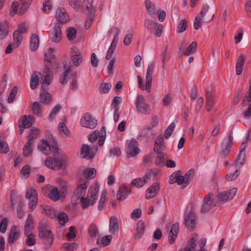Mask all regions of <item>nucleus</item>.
<instances>
[{
    "mask_svg": "<svg viewBox=\"0 0 251 251\" xmlns=\"http://www.w3.org/2000/svg\"><path fill=\"white\" fill-rule=\"evenodd\" d=\"M38 149L46 155L51 152L53 153V157H47L45 164L49 168L59 170L67 166L68 157L65 154H59L57 142L51 136V141L48 142L42 139L38 146Z\"/></svg>",
    "mask_w": 251,
    "mask_h": 251,
    "instance_id": "f257e3e1",
    "label": "nucleus"
},
{
    "mask_svg": "<svg viewBox=\"0 0 251 251\" xmlns=\"http://www.w3.org/2000/svg\"><path fill=\"white\" fill-rule=\"evenodd\" d=\"M38 237L42 240L43 244L46 250L49 249L53 243L54 235L52 232L48 229L47 222L41 221L38 226Z\"/></svg>",
    "mask_w": 251,
    "mask_h": 251,
    "instance_id": "f03ea898",
    "label": "nucleus"
},
{
    "mask_svg": "<svg viewBox=\"0 0 251 251\" xmlns=\"http://www.w3.org/2000/svg\"><path fill=\"white\" fill-rule=\"evenodd\" d=\"M99 191V186L98 184H95L89 188L87 197H82L80 199L81 205L83 209H86L89 206L93 205L95 203Z\"/></svg>",
    "mask_w": 251,
    "mask_h": 251,
    "instance_id": "7ed1b4c3",
    "label": "nucleus"
},
{
    "mask_svg": "<svg viewBox=\"0 0 251 251\" xmlns=\"http://www.w3.org/2000/svg\"><path fill=\"white\" fill-rule=\"evenodd\" d=\"M154 70V63H151L148 66L146 77V84H143V80L140 75L137 76L139 88L143 90H147L148 92H151V88L152 84V75Z\"/></svg>",
    "mask_w": 251,
    "mask_h": 251,
    "instance_id": "20e7f679",
    "label": "nucleus"
},
{
    "mask_svg": "<svg viewBox=\"0 0 251 251\" xmlns=\"http://www.w3.org/2000/svg\"><path fill=\"white\" fill-rule=\"evenodd\" d=\"M184 224L188 228L193 230L197 224V216L192 205H188L185 212Z\"/></svg>",
    "mask_w": 251,
    "mask_h": 251,
    "instance_id": "39448f33",
    "label": "nucleus"
},
{
    "mask_svg": "<svg viewBox=\"0 0 251 251\" xmlns=\"http://www.w3.org/2000/svg\"><path fill=\"white\" fill-rule=\"evenodd\" d=\"M219 206V203L216 201V198H214V194L209 193L205 195L202 201V205L201 211V213H206L211 210L213 207Z\"/></svg>",
    "mask_w": 251,
    "mask_h": 251,
    "instance_id": "423d86ee",
    "label": "nucleus"
},
{
    "mask_svg": "<svg viewBox=\"0 0 251 251\" xmlns=\"http://www.w3.org/2000/svg\"><path fill=\"white\" fill-rule=\"evenodd\" d=\"M144 25L151 33H154L156 37H160L162 35L163 29L162 25L149 19H146L145 20Z\"/></svg>",
    "mask_w": 251,
    "mask_h": 251,
    "instance_id": "0eeeda50",
    "label": "nucleus"
},
{
    "mask_svg": "<svg viewBox=\"0 0 251 251\" xmlns=\"http://www.w3.org/2000/svg\"><path fill=\"white\" fill-rule=\"evenodd\" d=\"M237 192V189L233 188L229 190L219 193L217 196L214 195L216 201L219 203V206L224 202L232 200Z\"/></svg>",
    "mask_w": 251,
    "mask_h": 251,
    "instance_id": "6e6552de",
    "label": "nucleus"
},
{
    "mask_svg": "<svg viewBox=\"0 0 251 251\" xmlns=\"http://www.w3.org/2000/svg\"><path fill=\"white\" fill-rule=\"evenodd\" d=\"M233 144L232 132H230L228 139L225 140L222 143L219 156L222 158H225L229 154Z\"/></svg>",
    "mask_w": 251,
    "mask_h": 251,
    "instance_id": "1a4fd4ad",
    "label": "nucleus"
},
{
    "mask_svg": "<svg viewBox=\"0 0 251 251\" xmlns=\"http://www.w3.org/2000/svg\"><path fill=\"white\" fill-rule=\"evenodd\" d=\"M135 105L138 112L146 115L150 113L151 107L149 104L145 102V99L142 95L137 96Z\"/></svg>",
    "mask_w": 251,
    "mask_h": 251,
    "instance_id": "9d476101",
    "label": "nucleus"
},
{
    "mask_svg": "<svg viewBox=\"0 0 251 251\" xmlns=\"http://www.w3.org/2000/svg\"><path fill=\"white\" fill-rule=\"evenodd\" d=\"M80 124L82 126L93 129L97 125V121L90 113H87L81 118Z\"/></svg>",
    "mask_w": 251,
    "mask_h": 251,
    "instance_id": "9b49d317",
    "label": "nucleus"
},
{
    "mask_svg": "<svg viewBox=\"0 0 251 251\" xmlns=\"http://www.w3.org/2000/svg\"><path fill=\"white\" fill-rule=\"evenodd\" d=\"M25 198L29 200V207L33 210L36 207L37 202V193L35 189H30L27 191Z\"/></svg>",
    "mask_w": 251,
    "mask_h": 251,
    "instance_id": "f8f14e48",
    "label": "nucleus"
},
{
    "mask_svg": "<svg viewBox=\"0 0 251 251\" xmlns=\"http://www.w3.org/2000/svg\"><path fill=\"white\" fill-rule=\"evenodd\" d=\"M215 98V92L207 89L206 91V108L208 112H210L213 108Z\"/></svg>",
    "mask_w": 251,
    "mask_h": 251,
    "instance_id": "ddd939ff",
    "label": "nucleus"
},
{
    "mask_svg": "<svg viewBox=\"0 0 251 251\" xmlns=\"http://www.w3.org/2000/svg\"><path fill=\"white\" fill-rule=\"evenodd\" d=\"M131 192V189L129 186L121 185L117 194V199L119 201H122L125 200Z\"/></svg>",
    "mask_w": 251,
    "mask_h": 251,
    "instance_id": "4468645a",
    "label": "nucleus"
},
{
    "mask_svg": "<svg viewBox=\"0 0 251 251\" xmlns=\"http://www.w3.org/2000/svg\"><path fill=\"white\" fill-rule=\"evenodd\" d=\"M56 19L61 24H64L69 21L70 17L68 13L63 8H59L56 12Z\"/></svg>",
    "mask_w": 251,
    "mask_h": 251,
    "instance_id": "2eb2a0df",
    "label": "nucleus"
},
{
    "mask_svg": "<svg viewBox=\"0 0 251 251\" xmlns=\"http://www.w3.org/2000/svg\"><path fill=\"white\" fill-rule=\"evenodd\" d=\"M20 235V232L18 227L16 226H12L8 234L7 239L8 243L9 244L14 243L19 239Z\"/></svg>",
    "mask_w": 251,
    "mask_h": 251,
    "instance_id": "dca6fc26",
    "label": "nucleus"
},
{
    "mask_svg": "<svg viewBox=\"0 0 251 251\" xmlns=\"http://www.w3.org/2000/svg\"><path fill=\"white\" fill-rule=\"evenodd\" d=\"M51 41L55 43H59L62 38V31L60 25L56 23L52 33L49 36Z\"/></svg>",
    "mask_w": 251,
    "mask_h": 251,
    "instance_id": "f3484780",
    "label": "nucleus"
},
{
    "mask_svg": "<svg viewBox=\"0 0 251 251\" xmlns=\"http://www.w3.org/2000/svg\"><path fill=\"white\" fill-rule=\"evenodd\" d=\"M88 185L86 182L80 183L78 184L77 188L74 192V195L77 199L84 197Z\"/></svg>",
    "mask_w": 251,
    "mask_h": 251,
    "instance_id": "a211bd4d",
    "label": "nucleus"
},
{
    "mask_svg": "<svg viewBox=\"0 0 251 251\" xmlns=\"http://www.w3.org/2000/svg\"><path fill=\"white\" fill-rule=\"evenodd\" d=\"M159 189V183L158 182H154L147 190L148 194L146 195L145 198L149 200L154 197L157 195Z\"/></svg>",
    "mask_w": 251,
    "mask_h": 251,
    "instance_id": "6ab92c4d",
    "label": "nucleus"
},
{
    "mask_svg": "<svg viewBox=\"0 0 251 251\" xmlns=\"http://www.w3.org/2000/svg\"><path fill=\"white\" fill-rule=\"evenodd\" d=\"M179 230V228L178 223H175L172 225L169 235V242L171 245L175 242Z\"/></svg>",
    "mask_w": 251,
    "mask_h": 251,
    "instance_id": "aec40b11",
    "label": "nucleus"
},
{
    "mask_svg": "<svg viewBox=\"0 0 251 251\" xmlns=\"http://www.w3.org/2000/svg\"><path fill=\"white\" fill-rule=\"evenodd\" d=\"M41 212L47 216L51 218L56 219V214L53 208L51 206L46 205H41L40 206Z\"/></svg>",
    "mask_w": 251,
    "mask_h": 251,
    "instance_id": "412c9836",
    "label": "nucleus"
},
{
    "mask_svg": "<svg viewBox=\"0 0 251 251\" xmlns=\"http://www.w3.org/2000/svg\"><path fill=\"white\" fill-rule=\"evenodd\" d=\"M48 88L41 89L40 93L41 102L44 104H49L51 100V95L48 92Z\"/></svg>",
    "mask_w": 251,
    "mask_h": 251,
    "instance_id": "4be33fe9",
    "label": "nucleus"
},
{
    "mask_svg": "<svg viewBox=\"0 0 251 251\" xmlns=\"http://www.w3.org/2000/svg\"><path fill=\"white\" fill-rule=\"evenodd\" d=\"M145 223L143 221H139L136 225V232L134 234L135 239L141 238L145 231Z\"/></svg>",
    "mask_w": 251,
    "mask_h": 251,
    "instance_id": "5701e85b",
    "label": "nucleus"
},
{
    "mask_svg": "<svg viewBox=\"0 0 251 251\" xmlns=\"http://www.w3.org/2000/svg\"><path fill=\"white\" fill-rule=\"evenodd\" d=\"M155 154H156L154 161L155 165L158 167H163L165 165V159L168 158V155L165 152Z\"/></svg>",
    "mask_w": 251,
    "mask_h": 251,
    "instance_id": "b1692460",
    "label": "nucleus"
},
{
    "mask_svg": "<svg viewBox=\"0 0 251 251\" xmlns=\"http://www.w3.org/2000/svg\"><path fill=\"white\" fill-rule=\"evenodd\" d=\"M39 38L37 34H32L30 37L29 48L31 51L36 50L39 47Z\"/></svg>",
    "mask_w": 251,
    "mask_h": 251,
    "instance_id": "393cba45",
    "label": "nucleus"
},
{
    "mask_svg": "<svg viewBox=\"0 0 251 251\" xmlns=\"http://www.w3.org/2000/svg\"><path fill=\"white\" fill-rule=\"evenodd\" d=\"M91 148L86 144H83L81 148L80 154L83 155V158L88 157L89 159H92L94 157V154L90 153Z\"/></svg>",
    "mask_w": 251,
    "mask_h": 251,
    "instance_id": "a878e982",
    "label": "nucleus"
},
{
    "mask_svg": "<svg viewBox=\"0 0 251 251\" xmlns=\"http://www.w3.org/2000/svg\"><path fill=\"white\" fill-rule=\"evenodd\" d=\"M245 59V56L244 54L240 55L237 59L236 64V72L237 75H240L242 74Z\"/></svg>",
    "mask_w": 251,
    "mask_h": 251,
    "instance_id": "bb28decb",
    "label": "nucleus"
},
{
    "mask_svg": "<svg viewBox=\"0 0 251 251\" xmlns=\"http://www.w3.org/2000/svg\"><path fill=\"white\" fill-rule=\"evenodd\" d=\"M196 242L197 239L195 237H192L188 240L183 250H179L178 251H195Z\"/></svg>",
    "mask_w": 251,
    "mask_h": 251,
    "instance_id": "cd10ccee",
    "label": "nucleus"
},
{
    "mask_svg": "<svg viewBox=\"0 0 251 251\" xmlns=\"http://www.w3.org/2000/svg\"><path fill=\"white\" fill-rule=\"evenodd\" d=\"M148 180V178L147 176L144 175L142 178H136L134 179L132 181L131 184L133 186H135L137 188L142 187L147 183Z\"/></svg>",
    "mask_w": 251,
    "mask_h": 251,
    "instance_id": "c85d7f7f",
    "label": "nucleus"
},
{
    "mask_svg": "<svg viewBox=\"0 0 251 251\" xmlns=\"http://www.w3.org/2000/svg\"><path fill=\"white\" fill-rule=\"evenodd\" d=\"M49 197L53 201H58L61 197L58 188L54 187L49 191Z\"/></svg>",
    "mask_w": 251,
    "mask_h": 251,
    "instance_id": "c756f323",
    "label": "nucleus"
},
{
    "mask_svg": "<svg viewBox=\"0 0 251 251\" xmlns=\"http://www.w3.org/2000/svg\"><path fill=\"white\" fill-rule=\"evenodd\" d=\"M119 228L118 219L115 216H112L110 219L109 222V232L114 233Z\"/></svg>",
    "mask_w": 251,
    "mask_h": 251,
    "instance_id": "7c9ffc66",
    "label": "nucleus"
},
{
    "mask_svg": "<svg viewBox=\"0 0 251 251\" xmlns=\"http://www.w3.org/2000/svg\"><path fill=\"white\" fill-rule=\"evenodd\" d=\"M23 40V36L22 34L16 31V30L13 33V45L14 49L18 48L21 43Z\"/></svg>",
    "mask_w": 251,
    "mask_h": 251,
    "instance_id": "2f4dec72",
    "label": "nucleus"
},
{
    "mask_svg": "<svg viewBox=\"0 0 251 251\" xmlns=\"http://www.w3.org/2000/svg\"><path fill=\"white\" fill-rule=\"evenodd\" d=\"M33 143H31V141H27L23 150L24 156L28 157L31 155L33 151Z\"/></svg>",
    "mask_w": 251,
    "mask_h": 251,
    "instance_id": "473e14b6",
    "label": "nucleus"
},
{
    "mask_svg": "<svg viewBox=\"0 0 251 251\" xmlns=\"http://www.w3.org/2000/svg\"><path fill=\"white\" fill-rule=\"evenodd\" d=\"M197 49V43L196 41L193 42L183 52L185 56H189L191 54L194 53Z\"/></svg>",
    "mask_w": 251,
    "mask_h": 251,
    "instance_id": "72a5a7b5",
    "label": "nucleus"
},
{
    "mask_svg": "<svg viewBox=\"0 0 251 251\" xmlns=\"http://www.w3.org/2000/svg\"><path fill=\"white\" fill-rule=\"evenodd\" d=\"M111 33H115V35L110 46L116 48L119 40L118 35L120 33V30L117 27H113L108 31L109 34H110Z\"/></svg>",
    "mask_w": 251,
    "mask_h": 251,
    "instance_id": "f704fd0d",
    "label": "nucleus"
},
{
    "mask_svg": "<svg viewBox=\"0 0 251 251\" xmlns=\"http://www.w3.org/2000/svg\"><path fill=\"white\" fill-rule=\"evenodd\" d=\"M36 72H34L30 78V85L32 89H36L38 84L39 78Z\"/></svg>",
    "mask_w": 251,
    "mask_h": 251,
    "instance_id": "c9c22d12",
    "label": "nucleus"
},
{
    "mask_svg": "<svg viewBox=\"0 0 251 251\" xmlns=\"http://www.w3.org/2000/svg\"><path fill=\"white\" fill-rule=\"evenodd\" d=\"M32 111L34 115L40 117L42 114L41 104L38 101H35L32 104Z\"/></svg>",
    "mask_w": 251,
    "mask_h": 251,
    "instance_id": "e433bc0d",
    "label": "nucleus"
},
{
    "mask_svg": "<svg viewBox=\"0 0 251 251\" xmlns=\"http://www.w3.org/2000/svg\"><path fill=\"white\" fill-rule=\"evenodd\" d=\"M146 8L151 16L155 15L156 14L154 4L149 0H146Z\"/></svg>",
    "mask_w": 251,
    "mask_h": 251,
    "instance_id": "4c0bfd02",
    "label": "nucleus"
},
{
    "mask_svg": "<svg viewBox=\"0 0 251 251\" xmlns=\"http://www.w3.org/2000/svg\"><path fill=\"white\" fill-rule=\"evenodd\" d=\"M31 0H20V10L19 12V14L22 15L23 12L26 10V9L29 7L31 4Z\"/></svg>",
    "mask_w": 251,
    "mask_h": 251,
    "instance_id": "58836bf2",
    "label": "nucleus"
},
{
    "mask_svg": "<svg viewBox=\"0 0 251 251\" xmlns=\"http://www.w3.org/2000/svg\"><path fill=\"white\" fill-rule=\"evenodd\" d=\"M180 171H178L175 174L174 178L176 179V182L179 185H182L183 187H186L187 186H185V177L181 175Z\"/></svg>",
    "mask_w": 251,
    "mask_h": 251,
    "instance_id": "ea45409f",
    "label": "nucleus"
},
{
    "mask_svg": "<svg viewBox=\"0 0 251 251\" xmlns=\"http://www.w3.org/2000/svg\"><path fill=\"white\" fill-rule=\"evenodd\" d=\"M170 56L169 54H168V47L167 46H163V51L161 54L160 59L161 60V62L162 63L163 68L164 67L165 65L166 60H169L170 59Z\"/></svg>",
    "mask_w": 251,
    "mask_h": 251,
    "instance_id": "a19ab883",
    "label": "nucleus"
},
{
    "mask_svg": "<svg viewBox=\"0 0 251 251\" xmlns=\"http://www.w3.org/2000/svg\"><path fill=\"white\" fill-rule=\"evenodd\" d=\"M56 219L61 226H64L69 220L68 216L64 212H61L56 215Z\"/></svg>",
    "mask_w": 251,
    "mask_h": 251,
    "instance_id": "79ce46f5",
    "label": "nucleus"
},
{
    "mask_svg": "<svg viewBox=\"0 0 251 251\" xmlns=\"http://www.w3.org/2000/svg\"><path fill=\"white\" fill-rule=\"evenodd\" d=\"M158 124V117L156 115H152L151 117V126H145L144 127L143 129V131L151 130L152 128L156 126Z\"/></svg>",
    "mask_w": 251,
    "mask_h": 251,
    "instance_id": "37998d69",
    "label": "nucleus"
},
{
    "mask_svg": "<svg viewBox=\"0 0 251 251\" xmlns=\"http://www.w3.org/2000/svg\"><path fill=\"white\" fill-rule=\"evenodd\" d=\"M83 175L87 178H94L96 175V170L95 168L84 170L83 172Z\"/></svg>",
    "mask_w": 251,
    "mask_h": 251,
    "instance_id": "c03bdc74",
    "label": "nucleus"
},
{
    "mask_svg": "<svg viewBox=\"0 0 251 251\" xmlns=\"http://www.w3.org/2000/svg\"><path fill=\"white\" fill-rule=\"evenodd\" d=\"M195 174V170L193 169H191L190 170H189L187 173L185 174V176H184L185 177V186H187L190 182L192 181L194 178Z\"/></svg>",
    "mask_w": 251,
    "mask_h": 251,
    "instance_id": "a18cd8bd",
    "label": "nucleus"
},
{
    "mask_svg": "<svg viewBox=\"0 0 251 251\" xmlns=\"http://www.w3.org/2000/svg\"><path fill=\"white\" fill-rule=\"evenodd\" d=\"M99 233L98 227L95 224L92 223L88 228V233L91 237L95 238Z\"/></svg>",
    "mask_w": 251,
    "mask_h": 251,
    "instance_id": "49530a36",
    "label": "nucleus"
},
{
    "mask_svg": "<svg viewBox=\"0 0 251 251\" xmlns=\"http://www.w3.org/2000/svg\"><path fill=\"white\" fill-rule=\"evenodd\" d=\"M8 34V29L6 23H0V39L5 38Z\"/></svg>",
    "mask_w": 251,
    "mask_h": 251,
    "instance_id": "de8ad7c7",
    "label": "nucleus"
},
{
    "mask_svg": "<svg viewBox=\"0 0 251 251\" xmlns=\"http://www.w3.org/2000/svg\"><path fill=\"white\" fill-rule=\"evenodd\" d=\"M64 68L65 70L60 78V82L62 84H65L67 83V77L68 74L71 71L70 67L67 68V66L64 65Z\"/></svg>",
    "mask_w": 251,
    "mask_h": 251,
    "instance_id": "09e8293b",
    "label": "nucleus"
},
{
    "mask_svg": "<svg viewBox=\"0 0 251 251\" xmlns=\"http://www.w3.org/2000/svg\"><path fill=\"white\" fill-rule=\"evenodd\" d=\"M66 32V35L69 40L72 41L75 38L76 30L73 27H69Z\"/></svg>",
    "mask_w": 251,
    "mask_h": 251,
    "instance_id": "8fccbe9b",
    "label": "nucleus"
},
{
    "mask_svg": "<svg viewBox=\"0 0 251 251\" xmlns=\"http://www.w3.org/2000/svg\"><path fill=\"white\" fill-rule=\"evenodd\" d=\"M39 133V131L38 129H31L27 137L28 138V141H31V143H33L34 140L38 138Z\"/></svg>",
    "mask_w": 251,
    "mask_h": 251,
    "instance_id": "3c124183",
    "label": "nucleus"
},
{
    "mask_svg": "<svg viewBox=\"0 0 251 251\" xmlns=\"http://www.w3.org/2000/svg\"><path fill=\"white\" fill-rule=\"evenodd\" d=\"M187 26L188 24L186 20H182L178 24L177 32L180 33L184 32L186 30Z\"/></svg>",
    "mask_w": 251,
    "mask_h": 251,
    "instance_id": "603ef678",
    "label": "nucleus"
},
{
    "mask_svg": "<svg viewBox=\"0 0 251 251\" xmlns=\"http://www.w3.org/2000/svg\"><path fill=\"white\" fill-rule=\"evenodd\" d=\"M112 237L111 235H106L101 237L100 240H98V243H100L103 246H107L109 245L112 240Z\"/></svg>",
    "mask_w": 251,
    "mask_h": 251,
    "instance_id": "864d4df0",
    "label": "nucleus"
},
{
    "mask_svg": "<svg viewBox=\"0 0 251 251\" xmlns=\"http://www.w3.org/2000/svg\"><path fill=\"white\" fill-rule=\"evenodd\" d=\"M52 74L46 75L42 82L41 89L48 88V85H50L52 81Z\"/></svg>",
    "mask_w": 251,
    "mask_h": 251,
    "instance_id": "5fc2aeb1",
    "label": "nucleus"
},
{
    "mask_svg": "<svg viewBox=\"0 0 251 251\" xmlns=\"http://www.w3.org/2000/svg\"><path fill=\"white\" fill-rule=\"evenodd\" d=\"M240 174V171L238 169L236 170L233 173L227 174L225 176V179L228 181L235 180Z\"/></svg>",
    "mask_w": 251,
    "mask_h": 251,
    "instance_id": "6e6d98bb",
    "label": "nucleus"
},
{
    "mask_svg": "<svg viewBox=\"0 0 251 251\" xmlns=\"http://www.w3.org/2000/svg\"><path fill=\"white\" fill-rule=\"evenodd\" d=\"M111 87L110 83H102L100 84L99 90L100 94H105L109 92Z\"/></svg>",
    "mask_w": 251,
    "mask_h": 251,
    "instance_id": "4d7b16f0",
    "label": "nucleus"
},
{
    "mask_svg": "<svg viewBox=\"0 0 251 251\" xmlns=\"http://www.w3.org/2000/svg\"><path fill=\"white\" fill-rule=\"evenodd\" d=\"M31 116L30 115H25L23 117V119L22 121V125L25 126L26 128L30 127L32 123H31Z\"/></svg>",
    "mask_w": 251,
    "mask_h": 251,
    "instance_id": "13d9d810",
    "label": "nucleus"
},
{
    "mask_svg": "<svg viewBox=\"0 0 251 251\" xmlns=\"http://www.w3.org/2000/svg\"><path fill=\"white\" fill-rule=\"evenodd\" d=\"M61 108V107L59 104H57L54 107L49 117L50 121H52L54 118L60 110Z\"/></svg>",
    "mask_w": 251,
    "mask_h": 251,
    "instance_id": "bf43d9fd",
    "label": "nucleus"
},
{
    "mask_svg": "<svg viewBox=\"0 0 251 251\" xmlns=\"http://www.w3.org/2000/svg\"><path fill=\"white\" fill-rule=\"evenodd\" d=\"M20 174L25 178H27L30 174V167L28 165H25L22 169Z\"/></svg>",
    "mask_w": 251,
    "mask_h": 251,
    "instance_id": "052dcab7",
    "label": "nucleus"
},
{
    "mask_svg": "<svg viewBox=\"0 0 251 251\" xmlns=\"http://www.w3.org/2000/svg\"><path fill=\"white\" fill-rule=\"evenodd\" d=\"M175 128V124L172 123L167 127V128L164 131V137L166 139H168L172 135L173 131Z\"/></svg>",
    "mask_w": 251,
    "mask_h": 251,
    "instance_id": "680f3d73",
    "label": "nucleus"
},
{
    "mask_svg": "<svg viewBox=\"0 0 251 251\" xmlns=\"http://www.w3.org/2000/svg\"><path fill=\"white\" fill-rule=\"evenodd\" d=\"M16 31H18L21 34L26 33L28 31V26L25 22H23L20 24L18 25L17 30Z\"/></svg>",
    "mask_w": 251,
    "mask_h": 251,
    "instance_id": "e2e57ef3",
    "label": "nucleus"
},
{
    "mask_svg": "<svg viewBox=\"0 0 251 251\" xmlns=\"http://www.w3.org/2000/svg\"><path fill=\"white\" fill-rule=\"evenodd\" d=\"M63 246L67 251H74L77 248L78 245L76 243L74 242L71 243H64Z\"/></svg>",
    "mask_w": 251,
    "mask_h": 251,
    "instance_id": "0e129e2a",
    "label": "nucleus"
},
{
    "mask_svg": "<svg viewBox=\"0 0 251 251\" xmlns=\"http://www.w3.org/2000/svg\"><path fill=\"white\" fill-rule=\"evenodd\" d=\"M27 237L26 240V244L28 246H32L36 244V239H35V235L32 233H30V235L25 236Z\"/></svg>",
    "mask_w": 251,
    "mask_h": 251,
    "instance_id": "69168bd1",
    "label": "nucleus"
},
{
    "mask_svg": "<svg viewBox=\"0 0 251 251\" xmlns=\"http://www.w3.org/2000/svg\"><path fill=\"white\" fill-rule=\"evenodd\" d=\"M50 51L47 52L45 54V61L49 63H51L52 60L55 59V55L52 52V49H50Z\"/></svg>",
    "mask_w": 251,
    "mask_h": 251,
    "instance_id": "338daca9",
    "label": "nucleus"
},
{
    "mask_svg": "<svg viewBox=\"0 0 251 251\" xmlns=\"http://www.w3.org/2000/svg\"><path fill=\"white\" fill-rule=\"evenodd\" d=\"M246 161L245 152H240L238 157L236 159V163H238L240 166H243Z\"/></svg>",
    "mask_w": 251,
    "mask_h": 251,
    "instance_id": "774afa93",
    "label": "nucleus"
}]
</instances>
